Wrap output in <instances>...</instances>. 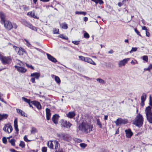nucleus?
<instances>
[{"label":"nucleus","mask_w":152,"mask_h":152,"mask_svg":"<svg viewBox=\"0 0 152 152\" xmlns=\"http://www.w3.org/2000/svg\"><path fill=\"white\" fill-rule=\"evenodd\" d=\"M1 16V23L4 24L5 28L8 30H10L12 28L13 26L11 23L8 20L5 19V15L2 12H0Z\"/></svg>","instance_id":"f257e3e1"},{"label":"nucleus","mask_w":152,"mask_h":152,"mask_svg":"<svg viewBox=\"0 0 152 152\" xmlns=\"http://www.w3.org/2000/svg\"><path fill=\"white\" fill-rule=\"evenodd\" d=\"M93 127L92 125L88 124L85 121H83L81 124H80L78 128L79 130L88 133V130L89 132L92 131Z\"/></svg>","instance_id":"f03ea898"},{"label":"nucleus","mask_w":152,"mask_h":152,"mask_svg":"<svg viewBox=\"0 0 152 152\" xmlns=\"http://www.w3.org/2000/svg\"><path fill=\"white\" fill-rule=\"evenodd\" d=\"M143 123V118L142 115L139 113L137 115L135 119L133 120V124L139 128L141 127Z\"/></svg>","instance_id":"7ed1b4c3"},{"label":"nucleus","mask_w":152,"mask_h":152,"mask_svg":"<svg viewBox=\"0 0 152 152\" xmlns=\"http://www.w3.org/2000/svg\"><path fill=\"white\" fill-rule=\"evenodd\" d=\"M146 118L147 121L150 124H152V110L150 106L147 107L145 109Z\"/></svg>","instance_id":"20e7f679"},{"label":"nucleus","mask_w":152,"mask_h":152,"mask_svg":"<svg viewBox=\"0 0 152 152\" xmlns=\"http://www.w3.org/2000/svg\"><path fill=\"white\" fill-rule=\"evenodd\" d=\"M0 60L3 64H10L12 62V59L9 56H0Z\"/></svg>","instance_id":"39448f33"},{"label":"nucleus","mask_w":152,"mask_h":152,"mask_svg":"<svg viewBox=\"0 0 152 152\" xmlns=\"http://www.w3.org/2000/svg\"><path fill=\"white\" fill-rule=\"evenodd\" d=\"M114 122L117 126H120L122 124H125L127 123L128 120L126 119H123L121 118H118Z\"/></svg>","instance_id":"423d86ee"},{"label":"nucleus","mask_w":152,"mask_h":152,"mask_svg":"<svg viewBox=\"0 0 152 152\" xmlns=\"http://www.w3.org/2000/svg\"><path fill=\"white\" fill-rule=\"evenodd\" d=\"M61 124L62 126L67 128H70L72 125L69 122H67L64 120H63L62 121Z\"/></svg>","instance_id":"0eeeda50"},{"label":"nucleus","mask_w":152,"mask_h":152,"mask_svg":"<svg viewBox=\"0 0 152 152\" xmlns=\"http://www.w3.org/2000/svg\"><path fill=\"white\" fill-rule=\"evenodd\" d=\"M14 67L18 72L22 73H25L27 70L26 69L23 67L19 66L17 65H15Z\"/></svg>","instance_id":"6e6552de"},{"label":"nucleus","mask_w":152,"mask_h":152,"mask_svg":"<svg viewBox=\"0 0 152 152\" xmlns=\"http://www.w3.org/2000/svg\"><path fill=\"white\" fill-rule=\"evenodd\" d=\"M130 58H126L121 60L119 61L118 63V66L121 67L122 66H124L127 63L128 61L129 60Z\"/></svg>","instance_id":"1a4fd4ad"},{"label":"nucleus","mask_w":152,"mask_h":152,"mask_svg":"<svg viewBox=\"0 0 152 152\" xmlns=\"http://www.w3.org/2000/svg\"><path fill=\"white\" fill-rule=\"evenodd\" d=\"M126 137L130 138L133 135V133L130 129H129L125 130Z\"/></svg>","instance_id":"9d476101"},{"label":"nucleus","mask_w":152,"mask_h":152,"mask_svg":"<svg viewBox=\"0 0 152 152\" xmlns=\"http://www.w3.org/2000/svg\"><path fill=\"white\" fill-rule=\"evenodd\" d=\"M31 104L36 107L39 110L40 109L42 108L40 103L37 101L35 100L32 101Z\"/></svg>","instance_id":"9b49d317"},{"label":"nucleus","mask_w":152,"mask_h":152,"mask_svg":"<svg viewBox=\"0 0 152 152\" xmlns=\"http://www.w3.org/2000/svg\"><path fill=\"white\" fill-rule=\"evenodd\" d=\"M59 117V116L57 114L54 115L52 118L53 122L55 124H57L58 123V120Z\"/></svg>","instance_id":"f8f14e48"},{"label":"nucleus","mask_w":152,"mask_h":152,"mask_svg":"<svg viewBox=\"0 0 152 152\" xmlns=\"http://www.w3.org/2000/svg\"><path fill=\"white\" fill-rule=\"evenodd\" d=\"M71 137L69 134L64 133L62 139L63 140L65 141L69 142L71 140Z\"/></svg>","instance_id":"ddd939ff"},{"label":"nucleus","mask_w":152,"mask_h":152,"mask_svg":"<svg viewBox=\"0 0 152 152\" xmlns=\"http://www.w3.org/2000/svg\"><path fill=\"white\" fill-rule=\"evenodd\" d=\"M46 55L47 56L48 58L50 61L53 63H56L57 62V60L53 56H52L51 55L47 53Z\"/></svg>","instance_id":"4468645a"},{"label":"nucleus","mask_w":152,"mask_h":152,"mask_svg":"<svg viewBox=\"0 0 152 152\" xmlns=\"http://www.w3.org/2000/svg\"><path fill=\"white\" fill-rule=\"evenodd\" d=\"M46 119L47 120H49L50 119V117L51 115L50 110L47 108L46 109Z\"/></svg>","instance_id":"2eb2a0df"},{"label":"nucleus","mask_w":152,"mask_h":152,"mask_svg":"<svg viewBox=\"0 0 152 152\" xmlns=\"http://www.w3.org/2000/svg\"><path fill=\"white\" fill-rule=\"evenodd\" d=\"M17 112L20 115L24 117H27V115L25 114V113L20 109H17Z\"/></svg>","instance_id":"dca6fc26"},{"label":"nucleus","mask_w":152,"mask_h":152,"mask_svg":"<svg viewBox=\"0 0 152 152\" xmlns=\"http://www.w3.org/2000/svg\"><path fill=\"white\" fill-rule=\"evenodd\" d=\"M40 76V75L39 73L38 72H34L31 74L30 76L31 77H34L36 79H38L39 77Z\"/></svg>","instance_id":"f3484780"},{"label":"nucleus","mask_w":152,"mask_h":152,"mask_svg":"<svg viewBox=\"0 0 152 152\" xmlns=\"http://www.w3.org/2000/svg\"><path fill=\"white\" fill-rule=\"evenodd\" d=\"M14 127L15 129V130L16 131V132L18 133L19 131V129L18 128V121L17 119L16 118L14 121Z\"/></svg>","instance_id":"a211bd4d"},{"label":"nucleus","mask_w":152,"mask_h":152,"mask_svg":"<svg viewBox=\"0 0 152 152\" xmlns=\"http://www.w3.org/2000/svg\"><path fill=\"white\" fill-rule=\"evenodd\" d=\"M75 115V114L74 112H69L66 114V116L70 118H73Z\"/></svg>","instance_id":"6ab92c4d"},{"label":"nucleus","mask_w":152,"mask_h":152,"mask_svg":"<svg viewBox=\"0 0 152 152\" xmlns=\"http://www.w3.org/2000/svg\"><path fill=\"white\" fill-rule=\"evenodd\" d=\"M85 62H86L94 65H96V63L93 61L91 58H89L86 57Z\"/></svg>","instance_id":"aec40b11"},{"label":"nucleus","mask_w":152,"mask_h":152,"mask_svg":"<svg viewBox=\"0 0 152 152\" xmlns=\"http://www.w3.org/2000/svg\"><path fill=\"white\" fill-rule=\"evenodd\" d=\"M20 22L23 25L28 27L30 23L28 22L25 19H22L21 20Z\"/></svg>","instance_id":"412c9836"},{"label":"nucleus","mask_w":152,"mask_h":152,"mask_svg":"<svg viewBox=\"0 0 152 152\" xmlns=\"http://www.w3.org/2000/svg\"><path fill=\"white\" fill-rule=\"evenodd\" d=\"M8 116V115L7 114H0V121L7 119Z\"/></svg>","instance_id":"4be33fe9"},{"label":"nucleus","mask_w":152,"mask_h":152,"mask_svg":"<svg viewBox=\"0 0 152 152\" xmlns=\"http://www.w3.org/2000/svg\"><path fill=\"white\" fill-rule=\"evenodd\" d=\"M147 95L145 93H143L141 96V102H145L146 98Z\"/></svg>","instance_id":"5701e85b"},{"label":"nucleus","mask_w":152,"mask_h":152,"mask_svg":"<svg viewBox=\"0 0 152 152\" xmlns=\"http://www.w3.org/2000/svg\"><path fill=\"white\" fill-rule=\"evenodd\" d=\"M60 25L61 28L64 29H66L68 28L67 24L65 23L61 24Z\"/></svg>","instance_id":"b1692460"},{"label":"nucleus","mask_w":152,"mask_h":152,"mask_svg":"<svg viewBox=\"0 0 152 152\" xmlns=\"http://www.w3.org/2000/svg\"><path fill=\"white\" fill-rule=\"evenodd\" d=\"M28 27L31 29L36 31H37V28L34 26H33L30 23Z\"/></svg>","instance_id":"393cba45"},{"label":"nucleus","mask_w":152,"mask_h":152,"mask_svg":"<svg viewBox=\"0 0 152 152\" xmlns=\"http://www.w3.org/2000/svg\"><path fill=\"white\" fill-rule=\"evenodd\" d=\"M54 79L58 84H60L61 83V80L58 76H55Z\"/></svg>","instance_id":"a878e982"},{"label":"nucleus","mask_w":152,"mask_h":152,"mask_svg":"<svg viewBox=\"0 0 152 152\" xmlns=\"http://www.w3.org/2000/svg\"><path fill=\"white\" fill-rule=\"evenodd\" d=\"M22 99L25 102L28 103V104H29L30 103H31L32 101H31L30 99H27V98L24 97H22Z\"/></svg>","instance_id":"bb28decb"},{"label":"nucleus","mask_w":152,"mask_h":152,"mask_svg":"<svg viewBox=\"0 0 152 152\" xmlns=\"http://www.w3.org/2000/svg\"><path fill=\"white\" fill-rule=\"evenodd\" d=\"M58 37L59 38H61L64 39H65L66 40L68 39V38L67 37H66L65 36L64 34H61L59 35L58 36Z\"/></svg>","instance_id":"cd10ccee"},{"label":"nucleus","mask_w":152,"mask_h":152,"mask_svg":"<svg viewBox=\"0 0 152 152\" xmlns=\"http://www.w3.org/2000/svg\"><path fill=\"white\" fill-rule=\"evenodd\" d=\"M12 126L10 125H8V127H7V132L9 133L12 132Z\"/></svg>","instance_id":"c85d7f7f"},{"label":"nucleus","mask_w":152,"mask_h":152,"mask_svg":"<svg viewBox=\"0 0 152 152\" xmlns=\"http://www.w3.org/2000/svg\"><path fill=\"white\" fill-rule=\"evenodd\" d=\"M15 140L14 139H12L10 140H9V142L11 144V145L12 146L15 145Z\"/></svg>","instance_id":"c756f323"},{"label":"nucleus","mask_w":152,"mask_h":152,"mask_svg":"<svg viewBox=\"0 0 152 152\" xmlns=\"http://www.w3.org/2000/svg\"><path fill=\"white\" fill-rule=\"evenodd\" d=\"M13 48L15 50H16V52H18V54L19 55H21V53H20V48L19 47H17V46H14Z\"/></svg>","instance_id":"7c9ffc66"},{"label":"nucleus","mask_w":152,"mask_h":152,"mask_svg":"<svg viewBox=\"0 0 152 152\" xmlns=\"http://www.w3.org/2000/svg\"><path fill=\"white\" fill-rule=\"evenodd\" d=\"M37 129L35 127H32L31 128V134H35L37 132Z\"/></svg>","instance_id":"2f4dec72"},{"label":"nucleus","mask_w":152,"mask_h":152,"mask_svg":"<svg viewBox=\"0 0 152 152\" xmlns=\"http://www.w3.org/2000/svg\"><path fill=\"white\" fill-rule=\"evenodd\" d=\"M19 146L22 148H24L25 147V145L24 142L22 141H20V143L19 144Z\"/></svg>","instance_id":"473e14b6"},{"label":"nucleus","mask_w":152,"mask_h":152,"mask_svg":"<svg viewBox=\"0 0 152 152\" xmlns=\"http://www.w3.org/2000/svg\"><path fill=\"white\" fill-rule=\"evenodd\" d=\"M64 134V133H61L60 134L57 133V136L60 139L62 140Z\"/></svg>","instance_id":"72a5a7b5"},{"label":"nucleus","mask_w":152,"mask_h":152,"mask_svg":"<svg viewBox=\"0 0 152 152\" xmlns=\"http://www.w3.org/2000/svg\"><path fill=\"white\" fill-rule=\"evenodd\" d=\"M97 124L99 126L100 128H102V126L101 122H100L99 119H96Z\"/></svg>","instance_id":"f704fd0d"},{"label":"nucleus","mask_w":152,"mask_h":152,"mask_svg":"<svg viewBox=\"0 0 152 152\" xmlns=\"http://www.w3.org/2000/svg\"><path fill=\"white\" fill-rule=\"evenodd\" d=\"M47 145L49 148H50L53 149V143L52 142H51L50 143V144H49V142H48V143H47Z\"/></svg>","instance_id":"c9c22d12"},{"label":"nucleus","mask_w":152,"mask_h":152,"mask_svg":"<svg viewBox=\"0 0 152 152\" xmlns=\"http://www.w3.org/2000/svg\"><path fill=\"white\" fill-rule=\"evenodd\" d=\"M96 80L99 82V83L104 84L105 83V81L101 78H97L96 79Z\"/></svg>","instance_id":"e433bc0d"},{"label":"nucleus","mask_w":152,"mask_h":152,"mask_svg":"<svg viewBox=\"0 0 152 152\" xmlns=\"http://www.w3.org/2000/svg\"><path fill=\"white\" fill-rule=\"evenodd\" d=\"M151 69H152V64H151L149 65V66L147 68H145L144 69L145 70L150 71V70Z\"/></svg>","instance_id":"4c0bfd02"},{"label":"nucleus","mask_w":152,"mask_h":152,"mask_svg":"<svg viewBox=\"0 0 152 152\" xmlns=\"http://www.w3.org/2000/svg\"><path fill=\"white\" fill-rule=\"evenodd\" d=\"M83 36L86 39L89 38L90 37L89 34L86 32H85Z\"/></svg>","instance_id":"58836bf2"},{"label":"nucleus","mask_w":152,"mask_h":152,"mask_svg":"<svg viewBox=\"0 0 152 152\" xmlns=\"http://www.w3.org/2000/svg\"><path fill=\"white\" fill-rule=\"evenodd\" d=\"M87 146V145L85 143H81L80 144V146L83 148H85Z\"/></svg>","instance_id":"ea45409f"},{"label":"nucleus","mask_w":152,"mask_h":152,"mask_svg":"<svg viewBox=\"0 0 152 152\" xmlns=\"http://www.w3.org/2000/svg\"><path fill=\"white\" fill-rule=\"evenodd\" d=\"M142 59L143 60L147 62L148 61V58L147 56H142Z\"/></svg>","instance_id":"a19ab883"},{"label":"nucleus","mask_w":152,"mask_h":152,"mask_svg":"<svg viewBox=\"0 0 152 152\" xmlns=\"http://www.w3.org/2000/svg\"><path fill=\"white\" fill-rule=\"evenodd\" d=\"M79 58L80 60L85 61L86 57H84L82 56H79Z\"/></svg>","instance_id":"79ce46f5"},{"label":"nucleus","mask_w":152,"mask_h":152,"mask_svg":"<svg viewBox=\"0 0 152 152\" xmlns=\"http://www.w3.org/2000/svg\"><path fill=\"white\" fill-rule=\"evenodd\" d=\"M99 3L101 5L104 3V2L102 0H96V4Z\"/></svg>","instance_id":"37998d69"},{"label":"nucleus","mask_w":152,"mask_h":152,"mask_svg":"<svg viewBox=\"0 0 152 152\" xmlns=\"http://www.w3.org/2000/svg\"><path fill=\"white\" fill-rule=\"evenodd\" d=\"M23 139L26 142H29L31 141V140L28 139L26 135H25L24 136Z\"/></svg>","instance_id":"c03bdc74"},{"label":"nucleus","mask_w":152,"mask_h":152,"mask_svg":"<svg viewBox=\"0 0 152 152\" xmlns=\"http://www.w3.org/2000/svg\"><path fill=\"white\" fill-rule=\"evenodd\" d=\"M137 48L136 47H132V49L130 51V53H131L133 52H135L137 50Z\"/></svg>","instance_id":"a18cd8bd"},{"label":"nucleus","mask_w":152,"mask_h":152,"mask_svg":"<svg viewBox=\"0 0 152 152\" xmlns=\"http://www.w3.org/2000/svg\"><path fill=\"white\" fill-rule=\"evenodd\" d=\"M3 142L4 144H6L7 142V140L6 137H3L2 139Z\"/></svg>","instance_id":"49530a36"},{"label":"nucleus","mask_w":152,"mask_h":152,"mask_svg":"<svg viewBox=\"0 0 152 152\" xmlns=\"http://www.w3.org/2000/svg\"><path fill=\"white\" fill-rule=\"evenodd\" d=\"M134 30L135 32L137 33V34L139 36H140V37H141V35L139 32V31L137 30V28H135L134 29Z\"/></svg>","instance_id":"de8ad7c7"},{"label":"nucleus","mask_w":152,"mask_h":152,"mask_svg":"<svg viewBox=\"0 0 152 152\" xmlns=\"http://www.w3.org/2000/svg\"><path fill=\"white\" fill-rule=\"evenodd\" d=\"M26 66L28 68H30L32 69H34V68L33 66H32L31 65H29L27 63H26Z\"/></svg>","instance_id":"09e8293b"},{"label":"nucleus","mask_w":152,"mask_h":152,"mask_svg":"<svg viewBox=\"0 0 152 152\" xmlns=\"http://www.w3.org/2000/svg\"><path fill=\"white\" fill-rule=\"evenodd\" d=\"M149 105L151 106L152 107V99L151 98V95L149 97Z\"/></svg>","instance_id":"8fccbe9b"},{"label":"nucleus","mask_w":152,"mask_h":152,"mask_svg":"<svg viewBox=\"0 0 152 152\" xmlns=\"http://www.w3.org/2000/svg\"><path fill=\"white\" fill-rule=\"evenodd\" d=\"M8 127V125L7 124H5L4 127L3 128V130L5 131V132H7V127Z\"/></svg>","instance_id":"3c124183"},{"label":"nucleus","mask_w":152,"mask_h":152,"mask_svg":"<svg viewBox=\"0 0 152 152\" xmlns=\"http://www.w3.org/2000/svg\"><path fill=\"white\" fill-rule=\"evenodd\" d=\"M59 32L58 29L55 28L53 30V33L54 34H59Z\"/></svg>","instance_id":"603ef678"},{"label":"nucleus","mask_w":152,"mask_h":152,"mask_svg":"<svg viewBox=\"0 0 152 152\" xmlns=\"http://www.w3.org/2000/svg\"><path fill=\"white\" fill-rule=\"evenodd\" d=\"M55 149H56L58 147V146L59 145V144L58 141H56L55 142Z\"/></svg>","instance_id":"864d4df0"},{"label":"nucleus","mask_w":152,"mask_h":152,"mask_svg":"<svg viewBox=\"0 0 152 152\" xmlns=\"http://www.w3.org/2000/svg\"><path fill=\"white\" fill-rule=\"evenodd\" d=\"M42 152H47V147H44L42 148Z\"/></svg>","instance_id":"5fc2aeb1"},{"label":"nucleus","mask_w":152,"mask_h":152,"mask_svg":"<svg viewBox=\"0 0 152 152\" xmlns=\"http://www.w3.org/2000/svg\"><path fill=\"white\" fill-rule=\"evenodd\" d=\"M31 16L35 19H38V17H37V16L35 15V13L34 12L33 13H32V14Z\"/></svg>","instance_id":"6e6d98bb"},{"label":"nucleus","mask_w":152,"mask_h":152,"mask_svg":"<svg viewBox=\"0 0 152 152\" xmlns=\"http://www.w3.org/2000/svg\"><path fill=\"white\" fill-rule=\"evenodd\" d=\"M23 9L25 10H28V7L26 5H23Z\"/></svg>","instance_id":"4d7b16f0"},{"label":"nucleus","mask_w":152,"mask_h":152,"mask_svg":"<svg viewBox=\"0 0 152 152\" xmlns=\"http://www.w3.org/2000/svg\"><path fill=\"white\" fill-rule=\"evenodd\" d=\"M79 42H80L79 41H72V43H73V44H75V45H78V44H79Z\"/></svg>","instance_id":"13d9d810"},{"label":"nucleus","mask_w":152,"mask_h":152,"mask_svg":"<svg viewBox=\"0 0 152 152\" xmlns=\"http://www.w3.org/2000/svg\"><path fill=\"white\" fill-rule=\"evenodd\" d=\"M36 79V78L34 77H32L31 80H30V81L32 83H35V79Z\"/></svg>","instance_id":"bf43d9fd"},{"label":"nucleus","mask_w":152,"mask_h":152,"mask_svg":"<svg viewBox=\"0 0 152 152\" xmlns=\"http://www.w3.org/2000/svg\"><path fill=\"white\" fill-rule=\"evenodd\" d=\"M12 25V26H13V28H14L15 29H16L18 27L17 25L15 23H13Z\"/></svg>","instance_id":"052dcab7"},{"label":"nucleus","mask_w":152,"mask_h":152,"mask_svg":"<svg viewBox=\"0 0 152 152\" xmlns=\"http://www.w3.org/2000/svg\"><path fill=\"white\" fill-rule=\"evenodd\" d=\"M82 12H79L78 11H76L75 12V13L77 15H81V14Z\"/></svg>","instance_id":"680f3d73"},{"label":"nucleus","mask_w":152,"mask_h":152,"mask_svg":"<svg viewBox=\"0 0 152 152\" xmlns=\"http://www.w3.org/2000/svg\"><path fill=\"white\" fill-rule=\"evenodd\" d=\"M146 35L147 37H149L150 36V33L147 31H146Z\"/></svg>","instance_id":"e2e57ef3"},{"label":"nucleus","mask_w":152,"mask_h":152,"mask_svg":"<svg viewBox=\"0 0 152 152\" xmlns=\"http://www.w3.org/2000/svg\"><path fill=\"white\" fill-rule=\"evenodd\" d=\"M142 29L143 30H145L146 31L148 30L147 29V28L145 26H142Z\"/></svg>","instance_id":"0e129e2a"},{"label":"nucleus","mask_w":152,"mask_h":152,"mask_svg":"<svg viewBox=\"0 0 152 152\" xmlns=\"http://www.w3.org/2000/svg\"><path fill=\"white\" fill-rule=\"evenodd\" d=\"M32 12H30L27 13V15L31 16L32 14Z\"/></svg>","instance_id":"69168bd1"},{"label":"nucleus","mask_w":152,"mask_h":152,"mask_svg":"<svg viewBox=\"0 0 152 152\" xmlns=\"http://www.w3.org/2000/svg\"><path fill=\"white\" fill-rule=\"evenodd\" d=\"M10 150L11 152H15V150L13 148L10 149Z\"/></svg>","instance_id":"338daca9"},{"label":"nucleus","mask_w":152,"mask_h":152,"mask_svg":"<svg viewBox=\"0 0 152 152\" xmlns=\"http://www.w3.org/2000/svg\"><path fill=\"white\" fill-rule=\"evenodd\" d=\"M55 152H64V151L62 149H61V150H58V151L56 150L55 151Z\"/></svg>","instance_id":"774afa93"}]
</instances>
